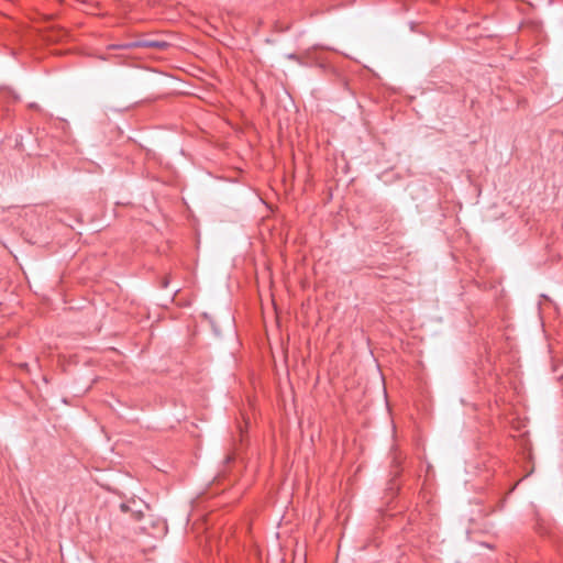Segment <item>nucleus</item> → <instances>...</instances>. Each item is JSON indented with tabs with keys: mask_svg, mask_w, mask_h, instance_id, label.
I'll use <instances>...</instances> for the list:
<instances>
[{
	"mask_svg": "<svg viewBox=\"0 0 563 563\" xmlns=\"http://www.w3.org/2000/svg\"><path fill=\"white\" fill-rule=\"evenodd\" d=\"M131 46L164 49L168 46V44L164 41H139V42L132 44Z\"/></svg>",
	"mask_w": 563,
	"mask_h": 563,
	"instance_id": "nucleus-1",
	"label": "nucleus"
},
{
	"mask_svg": "<svg viewBox=\"0 0 563 563\" xmlns=\"http://www.w3.org/2000/svg\"><path fill=\"white\" fill-rule=\"evenodd\" d=\"M133 518L135 520H140L142 518V512L141 511H137L136 514H133Z\"/></svg>",
	"mask_w": 563,
	"mask_h": 563,
	"instance_id": "nucleus-2",
	"label": "nucleus"
},
{
	"mask_svg": "<svg viewBox=\"0 0 563 563\" xmlns=\"http://www.w3.org/2000/svg\"><path fill=\"white\" fill-rule=\"evenodd\" d=\"M128 505L126 504H121V509L122 511H128Z\"/></svg>",
	"mask_w": 563,
	"mask_h": 563,
	"instance_id": "nucleus-3",
	"label": "nucleus"
}]
</instances>
